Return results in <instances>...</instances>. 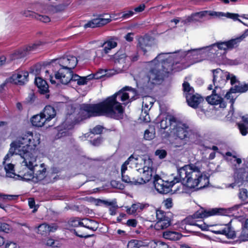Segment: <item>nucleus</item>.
<instances>
[{
  "label": "nucleus",
  "instance_id": "69168bd1",
  "mask_svg": "<svg viewBox=\"0 0 248 248\" xmlns=\"http://www.w3.org/2000/svg\"><path fill=\"white\" fill-rule=\"evenodd\" d=\"M229 79H230V80H231V84L232 86V87H233L234 86H235V85H234V84L236 83H238V85H239V84H241L240 82V81L237 79L236 77L234 75H232L231 76V75H230Z\"/></svg>",
  "mask_w": 248,
  "mask_h": 248
},
{
  "label": "nucleus",
  "instance_id": "a211bd4d",
  "mask_svg": "<svg viewBox=\"0 0 248 248\" xmlns=\"http://www.w3.org/2000/svg\"><path fill=\"white\" fill-rule=\"evenodd\" d=\"M212 232L216 234H222L225 235L229 239H234L236 237V233L233 230L231 225L226 224L223 228L219 229H214Z\"/></svg>",
  "mask_w": 248,
  "mask_h": 248
},
{
  "label": "nucleus",
  "instance_id": "ea45409f",
  "mask_svg": "<svg viewBox=\"0 0 248 248\" xmlns=\"http://www.w3.org/2000/svg\"><path fill=\"white\" fill-rule=\"evenodd\" d=\"M93 77L91 75L86 77H79L78 80L77 82V84L80 85H84L87 84L88 81L93 78Z\"/></svg>",
  "mask_w": 248,
  "mask_h": 248
},
{
  "label": "nucleus",
  "instance_id": "5fc2aeb1",
  "mask_svg": "<svg viewBox=\"0 0 248 248\" xmlns=\"http://www.w3.org/2000/svg\"><path fill=\"white\" fill-rule=\"evenodd\" d=\"M224 14V16L227 17V18L232 19L234 20H237L238 21V17L239 16V15L238 14H234V13H227L226 14Z\"/></svg>",
  "mask_w": 248,
  "mask_h": 248
},
{
  "label": "nucleus",
  "instance_id": "f704fd0d",
  "mask_svg": "<svg viewBox=\"0 0 248 248\" xmlns=\"http://www.w3.org/2000/svg\"><path fill=\"white\" fill-rule=\"evenodd\" d=\"M37 96L33 91L29 93L28 96L26 98L24 103L27 105L33 104L36 101Z\"/></svg>",
  "mask_w": 248,
  "mask_h": 248
},
{
  "label": "nucleus",
  "instance_id": "9d476101",
  "mask_svg": "<svg viewBox=\"0 0 248 248\" xmlns=\"http://www.w3.org/2000/svg\"><path fill=\"white\" fill-rule=\"evenodd\" d=\"M44 43L41 41H37L32 44L15 50L10 56L11 60H15L25 57L31 51L36 49L39 46L43 45Z\"/></svg>",
  "mask_w": 248,
  "mask_h": 248
},
{
  "label": "nucleus",
  "instance_id": "a19ab883",
  "mask_svg": "<svg viewBox=\"0 0 248 248\" xmlns=\"http://www.w3.org/2000/svg\"><path fill=\"white\" fill-rule=\"evenodd\" d=\"M171 115L168 116L167 117H166L165 119H163L159 123V126L160 129H166L169 126L170 127V125L169 124V118Z\"/></svg>",
  "mask_w": 248,
  "mask_h": 248
},
{
  "label": "nucleus",
  "instance_id": "cd10ccee",
  "mask_svg": "<svg viewBox=\"0 0 248 248\" xmlns=\"http://www.w3.org/2000/svg\"><path fill=\"white\" fill-rule=\"evenodd\" d=\"M240 133L243 136H246L248 133V117L243 116L242 120L237 123Z\"/></svg>",
  "mask_w": 248,
  "mask_h": 248
},
{
  "label": "nucleus",
  "instance_id": "423d86ee",
  "mask_svg": "<svg viewBox=\"0 0 248 248\" xmlns=\"http://www.w3.org/2000/svg\"><path fill=\"white\" fill-rule=\"evenodd\" d=\"M77 58L73 55H67L58 60H54L51 62L48 66L49 70L45 71L46 74H48V77L50 82L55 84V81L53 79L52 74H50V70H51L54 73L55 78H61V75L65 72L73 70L78 64Z\"/></svg>",
  "mask_w": 248,
  "mask_h": 248
},
{
  "label": "nucleus",
  "instance_id": "4c0bfd02",
  "mask_svg": "<svg viewBox=\"0 0 248 248\" xmlns=\"http://www.w3.org/2000/svg\"><path fill=\"white\" fill-rule=\"evenodd\" d=\"M69 226L76 227L78 226H83V222L80 221L78 217H75L71 218L68 221Z\"/></svg>",
  "mask_w": 248,
  "mask_h": 248
},
{
  "label": "nucleus",
  "instance_id": "3c124183",
  "mask_svg": "<svg viewBox=\"0 0 248 248\" xmlns=\"http://www.w3.org/2000/svg\"><path fill=\"white\" fill-rule=\"evenodd\" d=\"M22 15L25 17H31L32 18H36L37 16V14L30 10L24 11Z\"/></svg>",
  "mask_w": 248,
  "mask_h": 248
},
{
  "label": "nucleus",
  "instance_id": "4be33fe9",
  "mask_svg": "<svg viewBox=\"0 0 248 248\" xmlns=\"http://www.w3.org/2000/svg\"><path fill=\"white\" fill-rule=\"evenodd\" d=\"M34 83L38 88V92L40 94H45L49 92L48 85L47 82L42 78L36 77Z\"/></svg>",
  "mask_w": 248,
  "mask_h": 248
},
{
  "label": "nucleus",
  "instance_id": "a878e982",
  "mask_svg": "<svg viewBox=\"0 0 248 248\" xmlns=\"http://www.w3.org/2000/svg\"><path fill=\"white\" fill-rule=\"evenodd\" d=\"M31 121L32 125L38 127L43 126L47 122L41 112L39 114L33 116L31 118Z\"/></svg>",
  "mask_w": 248,
  "mask_h": 248
},
{
  "label": "nucleus",
  "instance_id": "de8ad7c7",
  "mask_svg": "<svg viewBox=\"0 0 248 248\" xmlns=\"http://www.w3.org/2000/svg\"><path fill=\"white\" fill-rule=\"evenodd\" d=\"M103 130V127L100 125H97L94 127L91 131V132L93 134H102Z\"/></svg>",
  "mask_w": 248,
  "mask_h": 248
},
{
  "label": "nucleus",
  "instance_id": "7c9ffc66",
  "mask_svg": "<svg viewBox=\"0 0 248 248\" xmlns=\"http://www.w3.org/2000/svg\"><path fill=\"white\" fill-rule=\"evenodd\" d=\"M147 244L142 240L132 239L128 241L127 248H140L142 247L147 246Z\"/></svg>",
  "mask_w": 248,
  "mask_h": 248
},
{
  "label": "nucleus",
  "instance_id": "393cba45",
  "mask_svg": "<svg viewBox=\"0 0 248 248\" xmlns=\"http://www.w3.org/2000/svg\"><path fill=\"white\" fill-rule=\"evenodd\" d=\"M41 113L48 122L56 116V110L52 106L47 105L44 108Z\"/></svg>",
  "mask_w": 248,
  "mask_h": 248
},
{
  "label": "nucleus",
  "instance_id": "4468645a",
  "mask_svg": "<svg viewBox=\"0 0 248 248\" xmlns=\"http://www.w3.org/2000/svg\"><path fill=\"white\" fill-rule=\"evenodd\" d=\"M213 86L212 84H210L207 87L208 90H213V91L212 94L206 98V101L211 105H219V107L222 108H226V103L224 101V99L217 93V90L218 89L214 88L213 89Z\"/></svg>",
  "mask_w": 248,
  "mask_h": 248
},
{
  "label": "nucleus",
  "instance_id": "c03bdc74",
  "mask_svg": "<svg viewBox=\"0 0 248 248\" xmlns=\"http://www.w3.org/2000/svg\"><path fill=\"white\" fill-rule=\"evenodd\" d=\"M142 107H144V111L143 112V110H142V115H143V114H145L143 118V121L145 122H150V117L147 113V110L149 109L148 108V105L147 104L145 103L144 102H143Z\"/></svg>",
  "mask_w": 248,
  "mask_h": 248
},
{
  "label": "nucleus",
  "instance_id": "c9c22d12",
  "mask_svg": "<svg viewBox=\"0 0 248 248\" xmlns=\"http://www.w3.org/2000/svg\"><path fill=\"white\" fill-rule=\"evenodd\" d=\"M13 230L12 226L5 222H0V232H3L8 233Z\"/></svg>",
  "mask_w": 248,
  "mask_h": 248
},
{
  "label": "nucleus",
  "instance_id": "c756f323",
  "mask_svg": "<svg viewBox=\"0 0 248 248\" xmlns=\"http://www.w3.org/2000/svg\"><path fill=\"white\" fill-rule=\"evenodd\" d=\"M149 169V168H148ZM152 170H144L142 174V177L138 178L139 179V184H145L152 178Z\"/></svg>",
  "mask_w": 248,
  "mask_h": 248
},
{
  "label": "nucleus",
  "instance_id": "0eeeda50",
  "mask_svg": "<svg viewBox=\"0 0 248 248\" xmlns=\"http://www.w3.org/2000/svg\"><path fill=\"white\" fill-rule=\"evenodd\" d=\"M226 213V211L222 208H214L208 210L201 208L192 216L187 217L184 220L183 222L186 224L195 226V224H196L195 219H202L211 216L223 215Z\"/></svg>",
  "mask_w": 248,
  "mask_h": 248
},
{
  "label": "nucleus",
  "instance_id": "37998d69",
  "mask_svg": "<svg viewBox=\"0 0 248 248\" xmlns=\"http://www.w3.org/2000/svg\"><path fill=\"white\" fill-rule=\"evenodd\" d=\"M41 70V65L39 64H35L31 67L30 72L37 76L40 74Z\"/></svg>",
  "mask_w": 248,
  "mask_h": 248
},
{
  "label": "nucleus",
  "instance_id": "4d7b16f0",
  "mask_svg": "<svg viewBox=\"0 0 248 248\" xmlns=\"http://www.w3.org/2000/svg\"><path fill=\"white\" fill-rule=\"evenodd\" d=\"M122 14V18L124 19H127L132 16L134 15V12L133 10H127L123 12Z\"/></svg>",
  "mask_w": 248,
  "mask_h": 248
},
{
  "label": "nucleus",
  "instance_id": "2f4dec72",
  "mask_svg": "<svg viewBox=\"0 0 248 248\" xmlns=\"http://www.w3.org/2000/svg\"><path fill=\"white\" fill-rule=\"evenodd\" d=\"M121 175L122 180L124 182L130 185H136L139 184V179L138 178H136L135 177H131L128 175H125V173H124L123 175Z\"/></svg>",
  "mask_w": 248,
  "mask_h": 248
},
{
  "label": "nucleus",
  "instance_id": "f257e3e1",
  "mask_svg": "<svg viewBox=\"0 0 248 248\" xmlns=\"http://www.w3.org/2000/svg\"><path fill=\"white\" fill-rule=\"evenodd\" d=\"M40 135L26 131L11 142L8 154L19 155L23 159L18 176L26 181L32 180L35 183L43 180L46 176V169L44 163L34 165L39 153L41 142Z\"/></svg>",
  "mask_w": 248,
  "mask_h": 248
},
{
  "label": "nucleus",
  "instance_id": "e2e57ef3",
  "mask_svg": "<svg viewBox=\"0 0 248 248\" xmlns=\"http://www.w3.org/2000/svg\"><path fill=\"white\" fill-rule=\"evenodd\" d=\"M139 58V55L138 52L128 57V60L131 62H135L137 61Z\"/></svg>",
  "mask_w": 248,
  "mask_h": 248
},
{
  "label": "nucleus",
  "instance_id": "bf43d9fd",
  "mask_svg": "<svg viewBox=\"0 0 248 248\" xmlns=\"http://www.w3.org/2000/svg\"><path fill=\"white\" fill-rule=\"evenodd\" d=\"M241 204H236L233 206L232 207L229 208L228 209L223 208V209L225 210L227 212V213L225 214H223V216H227L228 214L229 213L230 211H236L241 206ZM219 215L218 216H219Z\"/></svg>",
  "mask_w": 248,
  "mask_h": 248
},
{
  "label": "nucleus",
  "instance_id": "6e6d98bb",
  "mask_svg": "<svg viewBox=\"0 0 248 248\" xmlns=\"http://www.w3.org/2000/svg\"><path fill=\"white\" fill-rule=\"evenodd\" d=\"M163 203L165 207L167 209H170L172 207V200L171 198H169L164 200Z\"/></svg>",
  "mask_w": 248,
  "mask_h": 248
},
{
  "label": "nucleus",
  "instance_id": "39448f33",
  "mask_svg": "<svg viewBox=\"0 0 248 248\" xmlns=\"http://www.w3.org/2000/svg\"><path fill=\"white\" fill-rule=\"evenodd\" d=\"M169 120L170 125V132L173 138L171 144L175 147H181L187 144L193 134V132L189 126L186 124L178 121L173 116H170Z\"/></svg>",
  "mask_w": 248,
  "mask_h": 248
},
{
  "label": "nucleus",
  "instance_id": "2eb2a0df",
  "mask_svg": "<svg viewBox=\"0 0 248 248\" xmlns=\"http://www.w3.org/2000/svg\"><path fill=\"white\" fill-rule=\"evenodd\" d=\"M211 48L214 49L216 51L218 50L224 51V53H226L227 50H231L234 48L238 47L237 43L235 41L234 39H231L226 41H218L217 42L209 46Z\"/></svg>",
  "mask_w": 248,
  "mask_h": 248
},
{
  "label": "nucleus",
  "instance_id": "9b49d317",
  "mask_svg": "<svg viewBox=\"0 0 248 248\" xmlns=\"http://www.w3.org/2000/svg\"><path fill=\"white\" fill-rule=\"evenodd\" d=\"M213 82L214 88L219 89L223 87L230 78V73L224 72L220 68L212 70Z\"/></svg>",
  "mask_w": 248,
  "mask_h": 248
},
{
  "label": "nucleus",
  "instance_id": "864d4df0",
  "mask_svg": "<svg viewBox=\"0 0 248 248\" xmlns=\"http://www.w3.org/2000/svg\"><path fill=\"white\" fill-rule=\"evenodd\" d=\"M28 204L31 209H33L32 212L35 213L38 209V207L35 205V202L34 198H30L28 201Z\"/></svg>",
  "mask_w": 248,
  "mask_h": 248
},
{
  "label": "nucleus",
  "instance_id": "f3484780",
  "mask_svg": "<svg viewBox=\"0 0 248 248\" xmlns=\"http://www.w3.org/2000/svg\"><path fill=\"white\" fill-rule=\"evenodd\" d=\"M29 73L27 71H17L8 79L9 82L16 85H23L27 81Z\"/></svg>",
  "mask_w": 248,
  "mask_h": 248
},
{
  "label": "nucleus",
  "instance_id": "1a4fd4ad",
  "mask_svg": "<svg viewBox=\"0 0 248 248\" xmlns=\"http://www.w3.org/2000/svg\"><path fill=\"white\" fill-rule=\"evenodd\" d=\"M180 182V178L175 176L171 181L164 180L156 174L154 177V185L156 191L162 194H166L172 191V186Z\"/></svg>",
  "mask_w": 248,
  "mask_h": 248
},
{
  "label": "nucleus",
  "instance_id": "58836bf2",
  "mask_svg": "<svg viewBox=\"0 0 248 248\" xmlns=\"http://www.w3.org/2000/svg\"><path fill=\"white\" fill-rule=\"evenodd\" d=\"M6 174L11 177H14L15 173L14 172V165L11 163L7 164L5 167Z\"/></svg>",
  "mask_w": 248,
  "mask_h": 248
},
{
  "label": "nucleus",
  "instance_id": "79ce46f5",
  "mask_svg": "<svg viewBox=\"0 0 248 248\" xmlns=\"http://www.w3.org/2000/svg\"><path fill=\"white\" fill-rule=\"evenodd\" d=\"M117 40L118 39L116 37L110 38L104 43V45L108 46L111 49L114 48L117 46V43L115 41Z\"/></svg>",
  "mask_w": 248,
  "mask_h": 248
},
{
  "label": "nucleus",
  "instance_id": "f8f14e48",
  "mask_svg": "<svg viewBox=\"0 0 248 248\" xmlns=\"http://www.w3.org/2000/svg\"><path fill=\"white\" fill-rule=\"evenodd\" d=\"M108 15L106 13L100 14L97 15V17L89 20L83 26L84 29L95 28L102 27L112 21V16L110 15L108 18H103L105 15Z\"/></svg>",
  "mask_w": 248,
  "mask_h": 248
},
{
  "label": "nucleus",
  "instance_id": "e433bc0d",
  "mask_svg": "<svg viewBox=\"0 0 248 248\" xmlns=\"http://www.w3.org/2000/svg\"><path fill=\"white\" fill-rule=\"evenodd\" d=\"M238 197L241 201L245 202L248 198V190L244 188L239 189Z\"/></svg>",
  "mask_w": 248,
  "mask_h": 248
},
{
  "label": "nucleus",
  "instance_id": "8fccbe9b",
  "mask_svg": "<svg viewBox=\"0 0 248 248\" xmlns=\"http://www.w3.org/2000/svg\"><path fill=\"white\" fill-rule=\"evenodd\" d=\"M155 132L153 133L152 132H150L149 130L146 129L144 131V138L146 140H151L153 139L155 137Z\"/></svg>",
  "mask_w": 248,
  "mask_h": 248
},
{
  "label": "nucleus",
  "instance_id": "c85d7f7f",
  "mask_svg": "<svg viewBox=\"0 0 248 248\" xmlns=\"http://www.w3.org/2000/svg\"><path fill=\"white\" fill-rule=\"evenodd\" d=\"M182 236L181 233L174 231H166L163 234L164 238L171 241L179 240Z\"/></svg>",
  "mask_w": 248,
  "mask_h": 248
},
{
  "label": "nucleus",
  "instance_id": "ddd939ff",
  "mask_svg": "<svg viewBox=\"0 0 248 248\" xmlns=\"http://www.w3.org/2000/svg\"><path fill=\"white\" fill-rule=\"evenodd\" d=\"M156 217L157 222L155 228L156 230H163L171 225V218L165 211L159 209L156 210Z\"/></svg>",
  "mask_w": 248,
  "mask_h": 248
},
{
  "label": "nucleus",
  "instance_id": "0e129e2a",
  "mask_svg": "<svg viewBox=\"0 0 248 248\" xmlns=\"http://www.w3.org/2000/svg\"><path fill=\"white\" fill-rule=\"evenodd\" d=\"M47 10L49 14H53L59 12L56 6L49 5L47 7Z\"/></svg>",
  "mask_w": 248,
  "mask_h": 248
},
{
  "label": "nucleus",
  "instance_id": "473e14b6",
  "mask_svg": "<svg viewBox=\"0 0 248 248\" xmlns=\"http://www.w3.org/2000/svg\"><path fill=\"white\" fill-rule=\"evenodd\" d=\"M182 89L184 95L185 97L189 94H191L193 93H195L194 88L190 86L189 83L187 81H184L183 82L182 84Z\"/></svg>",
  "mask_w": 248,
  "mask_h": 248
},
{
  "label": "nucleus",
  "instance_id": "20e7f679",
  "mask_svg": "<svg viewBox=\"0 0 248 248\" xmlns=\"http://www.w3.org/2000/svg\"><path fill=\"white\" fill-rule=\"evenodd\" d=\"M160 55H158L150 62L152 63H154V66L150 68L148 77L149 81L153 84H160L173 70V59H166L160 62L157 59Z\"/></svg>",
  "mask_w": 248,
  "mask_h": 248
},
{
  "label": "nucleus",
  "instance_id": "680f3d73",
  "mask_svg": "<svg viewBox=\"0 0 248 248\" xmlns=\"http://www.w3.org/2000/svg\"><path fill=\"white\" fill-rule=\"evenodd\" d=\"M154 248H169V246L166 243L159 241L155 243Z\"/></svg>",
  "mask_w": 248,
  "mask_h": 248
},
{
  "label": "nucleus",
  "instance_id": "bb28decb",
  "mask_svg": "<svg viewBox=\"0 0 248 248\" xmlns=\"http://www.w3.org/2000/svg\"><path fill=\"white\" fill-rule=\"evenodd\" d=\"M193 15L195 16V17H198L201 19L204 17H206L207 16H224V14L222 12H217L211 11H202L199 12L194 13H193Z\"/></svg>",
  "mask_w": 248,
  "mask_h": 248
},
{
  "label": "nucleus",
  "instance_id": "6e6552de",
  "mask_svg": "<svg viewBox=\"0 0 248 248\" xmlns=\"http://www.w3.org/2000/svg\"><path fill=\"white\" fill-rule=\"evenodd\" d=\"M110 59L113 62L115 70L117 73L126 71L131 65V62L123 49L119 50L111 56Z\"/></svg>",
  "mask_w": 248,
  "mask_h": 248
},
{
  "label": "nucleus",
  "instance_id": "72a5a7b5",
  "mask_svg": "<svg viewBox=\"0 0 248 248\" xmlns=\"http://www.w3.org/2000/svg\"><path fill=\"white\" fill-rule=\"evenodd\" d=\"M49 225L46 223H43L38 226L37 228V233L41 235L46 236L50 232Z\"/></svg>",
  "mask_w": 248,
  "mask_h": 248
},
{
  "label": "nucleus",
  "instance_id": "dca6fc26",
  "mask_svg": "<svg viewBox=\"0 0 248 248\" xmlns=\"http://www.w3.org/2000/svg\"><path fill=\"white\" fill-rule=\"evenodd\" d=\"M153 45V39L149 35L145 34L140 36L138 39L137 45V49L141 50L144 55H146L148 49L151 48Z\"/></svg>",
  "mask_w": 248,
  "mask_h": 248
},
{
  "label": "nucleus",
  "instance_id": "49530a36",
  "mask_svg": "<svg viewBox=\"0 0 248 248\" xmlns=\"http://www.w3.org/2000/svg\"><path fill=\"white\" fill-rule=\"evenodd\" d=\"M85 220L87 221V222L85 223V224H83V226H82V227L93 231L96 230L97 227L92 226V225L91 224L95 222L93 220L86 219Z\"/></svg>",
  "mask_w": 248,
  "mask_h": 248
},
{
  "label": "nucleus",
  "instance_id": "a18cd8bd",
  "mask_svg": "<svg viewBox=\"0 0 248 248\" xmlns=\"http://www.w3.org/2000/svg\"><path fill=\"white\" fill-rule=\"evenodd\" d=\"M198 19L195 18V16L193 15V13L190 16H188L186 19L182 20L181 22L184 25L187 24L189 23L194 21H198Z\"/></svg>",
  "mask_w": 248,
  "mask_h": 248
},
{
  "label": "nucleus",
  "instance_id": "603ef678",
  "mask_svg": "<svg viewBox=\"0 0 248 248\" xmlns=\"http://www.w3.org/2000/svg\"><path fill=\"white\" fill-rule=\"evenodd\" d=\"M155 154L156 155L158 156L160 159H164L167 155V151L165 150H156Z\"/></svg>",
  "mask_w": 248,
  "mask_h": 248
},
{
  "label": "nucleus",
  "instance_id": "09e8293b",
  "mask_svg": "<svg viewBox=\"0 0 248 248\" xmlns=\"http://www.w3.org/2000/svg\"><path fill=\"white\" fill-rule=\"evenodd\" d=\"M248 35V29H246L243 34L240 35L239 37H237L235 38H234L236 43H237V45L238 46H239V43L247 36Z\"/></svg>",
  "mask_w": 248,
  "mask_h": 248
},
{
  "label": "nucleus",
  "instance_id": "6ab92c4d",
  "mask_svg": "<svg viewBox=\"0 0 248 248\" xmlns=\"http://www.w3.org/2000/svg\"><path fill=\"white\" fill-rule=\"evenodd\" d=\"M186 99L188 105L193 108H198L200 104L203 100L201 95L197 93L187 95Z\"/></svg>",
  "mask_w": 248,
  "mask_h": 248
},
{
  "label": "nucleus",
  "instance_id": "774afa93",
  "mask_svg": "<svg viewBox=\"0 0 248 248\" xmlns=\"http://www.w3.org/2000/svg\"><path fill=\"white\" fill-rule=\"evenodd\" d=\"M101 141L102 138L101 137H98L97 138L93 139L91 141L92 144L94 146L99 145L101 144Z\"/></svg>",
  "mask_w": 248,
  "mask_h": 248
},
{
  "label": "nucleus",
  "instance_id": "b1692460",
  "mask_svg": "<svg viewBox=\"0 0 248 248\" xmlns=\"http://www.w3.org/2000/svg\"><path fill=\"white\" fill-rule=\"evenodd\" d=\"M237 238V242L239 243L248 241V218L243 223L241 232Z\"/></svg>",
  "mask_w": 248,
  "mask_h": 248
},
{
  "label": "nucleus",
  "instance_id": "412c9836",
  "mask_svg": "<svg viewBox=\"0 0 248 248\" xmlns=\"http://www.w3.org/2000/svg\"><path fill=\"white\" fill-rule=\"evenodd\" d=\"M203 48H197L194 49L189 50L187 51L186 55L191 60V62L193 63L200 62L202 60V50Z\"/></svg>",
  "mask_w": 248,
  "mask_h": 248
},
{
  "label": "nucleus",
  "instance_id": "aec40b11",
  "mask_svg": "<svg viewBox=\"0 0 248 248\" xmlns=\"http://www.w3.org/2000/svg\"><path fill=\"white\" fill-rule=\"evenodd\" d=\"M60 76L61 77V78L56 79H59L62 84L65 85L67 84L71 81L78 82L80 77L76 74H74L73 70L65 72Z\"/></svg>",
  "mask_w": 248,
  "mask_h": 248
},
{
  "label": "nucleus",
  "instance_id": "052dcab7",
  "mask_svg": "<svg viewBox=\"0 0 248 248\" xmlns=\"http://www.w3.org/2000/svg\"><path fill=\"white\" fill-rule=\"evenodd\" d=\"M37 19H39L40 21L47 23L50 21V18L47 16L40 15L37 14Z\"/></svg>",
  "mask_w": 248,
  "mask_h": 248
},
{
  "label": "nucleus",
  "instance_id": "13d9d810",
  "mask_svg": "<svg viewBox=\"0 0 248 248\" xmlns=\"http://www.w3.org/2000/svg\"><path fill=\"white\" fill-rule=\"evenodd\" d=\"M138 224V221L136 219H128L126 225L128 227H136Z\"/></svg>",
  "mask_w": 248,
  "mask_h": 248
},
{
  "label": "nucleus",
  "instance_id": "338daca9",
  "mask_svg": "<svg viewBox=\"0 0 248 248\" xmlns=\"http://www.w3.org/2000/svg\"><path fill=\"white\" fill-rule=\"evenodd\" d=\"M145 8V5L144 3L140 4L138 7L134 9V11L137 13H140L144 10Z\"/></svg>",
  "mask_w": 248,
  "mask_h": 248
},
{
  "label": "nucleus",
  "instance_id": "f03ea898",
  "mask_svg": "<svg viewBox=\"0 0 248 248\" xmlns=\"http://www.w3.org/2000/svg\"><path fill=\"white\" fill-rule=\"evenodd\" d=\"M124 113V107L114 97L106 98L96 104L83 103L79 105L78 113L67 114L65 123L68 129L91 117L105 116L115 120L122 119Z\"/></svg>",
  "mask_w": 248,
  "mask_h": 248
},
{
  "label": "nucleus",
  "instance_id": "5701e85b",
  "mask_svg": "<svg viewBox=\"0 0 248 248\" xmlns=\"http://www.w3.org/2000/svg\"><path fill=\"white\" fill-rule=\"evenodd\" d=\"M129 90V87H125L119 90L118 92L115 93L111 96H108L107 98L111 99L114 97L115 100H119L122 102H124L128 100L129 98V94L125 92L126 90Z\"/></svg>",
  "mask_w": 248,
  "mask_h": 248
},
{
  "label": "nucleus",
  "instance_id": "7ed1b4c3",
  "mask_svg": "<svg viewBox=\"0 0 248 248\" xmlns=\"http://www.w3.org/2000/svg\"><path fill=\"white\" fill-rule=\"evenodd\" d=\"M200 162L189 163L178 169V178L186 187L202 189L208 186L209 178L201 171Z\"/></svg>",
  "mask_w": 248,
  "mask_h": 248
}]
</instances>
